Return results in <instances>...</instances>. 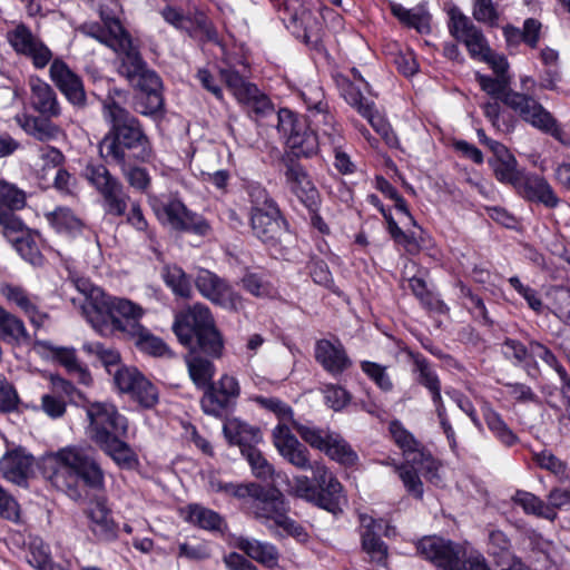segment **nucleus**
<instances>
[{"instance_id": "nucleus-1", "label": "nucleus", "mask_w": 570, "mask_h": 570, "mask_svg": "<svg viewBox=\"0 0 570 570\" xmlns=\"http://www.w3.org/2000/svg\"><path fill=\"white\" fill-rule=\"evenodd\" d=\"M102 115L109 127L98 144L99 156L106 164L119 167L131 188L147 194L151 177L137 164L149 163L154 153L142 124L111 97L104 100Z\"/></svg>"}, {"instance_id": "nucleus-2", "label": "nucleus", "mask_w": 570, "mask_h": 570, "mask_svg": "<svg viewBox=\"0 0 570 570\" xmlns=\"http://www.w3.org/2000/svg\"><path fill=\"white\" fill-rule=\"evenodd\" d=\"M173 331L178 341L189 348L185 361L191 381L198 389L207 387L213 383L215 366L199 352L219 358L224 350V341L210 309L203 304H195L176 316Z\"/></svg>"}, {"instance_id": "nucleus-3", "label": "nucleus", "mask_w": 570, "mask_h": 570, "mask_svg": "<svg viewBox=\"0 0 570 570\" xmlns=\"http://www.w3.org/2000/svg\"><path fill=\"white\" fill-rule=\"evenodd\" d=\"M43 463L50 483L73 500L81 498V484L91 489L104 487V471L88 448H61L47 454Z\"/></svg>"}, {"instance_id": "nucleus-4", "label": "nucleus", "mask_w": 570, "mask_h": 570, "mask_svg": "<svg viewBox=\"0 0 570 570\" xmlns=\"http://www.w3.org/2000/svg\"><path fill=\"white\" fill-rule=\"evenodd\" d=\"M257 492L258 495H255L247 507L255 519L275 534L282 529L298 542L307 540L305 529L288 515L289 505L279 490L261 485V491Z\"/></svg>"}, {"instance_id": "nucleus-5", "label": "nucleus", "mask_w": 570, "mask_h": 570, "mask_svg": "<svg viewBox=\"0 0 570 570\" xmlns=\"http://www.w3.org/2000/svg\"><path fill=\"white\" fill-rule=\"evenodd\" d=\"M144 314V308L130 299L121 303L118 315L108 324V331L100 334L110 336L119 332L131 340L139 351L154 356L166 355L169 352L167 345L141 325L140 320Z\"/></svg>"}, {"instance_id": "nucleus-6", "label": "nucleus", "mask_w": 570, "mask_h": 570, "mask_svg": "<svg viewBox=\"0 0 570 570\" xmlns=\"http://www.w3.org/2000/svg\"><path fill=\"white\" fill-rule=\"evenodd\" d=\"M416 549L438 570H491L483 556L471 554L464 560V551L459 544L436 535L421 539Z\"/></svg>"}, {"instance_id": "nucleus-7", "label": "nucleus", "mask_w": 570, "mask_h": 570, "mask_svg": "<svg viewBox=\"0 0 570 570\" xmlns=\"http://www.w3.org/2000/svg\"><path fill=\"white\" fill-rule=\"evenodd\" d=\"M71 284L85 296L83 313L91 326L100 334L108 331V324L118 315L121 303L129 299L107 295L100 287L95 286L89 278L71 276Z\"/></svg>"}, {"instance_id": "nucleus-8", "label": "nucleus", "mask_w": 570, "mask_h": 570, "mask_svg": "<svg viewBox=\"0 0 570 570\" xmlns=\"http://www.w3.org/2000/svg\"><path fill=\"white\" fill-rule=\"evenodd\" d=\"M85 178L101 197V206L106 215L125 216L130 200L124 184L114 176L104 164H88L83 170Z\"/></svg>"}, {"instance_id": "nucleus-9", "label": "nucleus", "mask_w": 570, "mask_h": 570, "mask_svg": "<svg viewBox=\"0 0 570 570\" xmlns=\"http://www.w3.org/2000/svg\"><path fill=\"white\" fill-rule=\"evenodd\" d=\"M277 130L286 139V146L296 157H312L318 150V137L305 118L288 109L277 112Z\"/></svg>"}, {"instance_id": "nucleus-10", "label": "nucleus", "mask_w": 570, "mask_h": 570, "mask_svg": "<svg viewBox=\"0 0 570 570\" xmlns=\"http://www.w3.org/2000/svg\"><path fill=\"white\" fill-rule=\"evenodd\" d=\"M503 104L518 112L522 120L534 128L561 139L562 129L556 118L532 96L511 91L503 98Z\"/></svg>"}, {"instance_id": "nucleus-11", "label": "nucleus", "mask_w": 570, "mask_h": 570, "mask_svg": "<svg viewBox=\"0 0 570 570\" xmlns=\"http://www.w3.org/2000/svg\"><path fill=\"white\" fill-rule=\"evenodd\" d=\"M86 412L90 422V439L96 444L112 436L127 434V419L118 412L114 404L94 402L88 404Z\"/></svg>"}, {"instance_id": "nucleus-12", "label": "nucleus", "mask_w": 570, "mask_h": 570, "mask_svg": "<svg viewBox=\"0 0 570 570\" xmlns=\"http://www.w3.org/2000/svg\"><path fill=\"white\" fill-rule=\"evenodd\" d=\"M200 406L204 413L217 419L225 417L236 405L240 386L236 377L224 374L217 382L204 389Z\"/></svg>"}, {"instance_id": "nucleus-13", "label": "nucleus", "mask_w": 570, "mask_h": 570, "mask_svg": "<svg viewBox=\"0 0 570 570\" xmlns=\"http://www.w3.org/2000/svg\"><path fill=\"white\" fill-rule=\"evenodd\" d=\"M194 282L200 295L213 304L234 312L244 308L242 295L226 279L212 271L199 268Z\"/></svg>"}, {"instance_id": "nucleus-14", "label": "nucleus", "mask_w": 570, "mask_h": 570, "mask_svg": "<svg viewBox=\"0 0 570 570\" xmlns=\"http://www.w3.org/2000/svg\"><path fill=\"white\" fill-rule=\"evenodd\" d=\"M6 39L13 51L30 59L36 69H43L52 59L49 47L24 23L8 30Z\"/></svg>"}, {"instance_id": "nucleus-15", "label": "nucleus", "mask_w": 570, "mask_h": 570, "mask_svg": "<svg viewBox=\"0 0 570 570\" xmlns=\"http://www.w3.org/2000/svg\"><path fill=\"white\" fill-rule=\"evenodd\" d=\"M157 217L173 229L205 236L210 226L206 219L190 212L179 199H170L154 207Z\"/></svg>"}, {"instance_id": "nucleus-16", "label": "nucleus", "mask_w": 570, "mask_h": 570, "mask_svg": "<svg viewBox=\"0 0 570 570\" xmlns=\"http://www.w3.org/2000/svg\"><path fill=\"white\" fill-rule=\"evenodd\" d=\"M138 89L135 97L134 108L144 116H153L163 110V83L159 76L147 68L137 80L130 82Z\"/></svg>"}, {"instance_id": "nucleus-17", "label": "nucleus", "mask_w": 570, "mask_h": 570, "mask_svg": "<svg viewBox=\"0 0 570 570\" xmlns=\"http://www.w3.org/2000/svg\"><path fill=\"white\" fill-rule=\"evenodd\" d=\"M389 431L395 444L402 450L407 463L426 465L428 475L433 480L436 476V461L425 451L413 434L397 420L390 423Z\"/></svg>"}, {"instance_id": "nucleus-18", "label": "nucleus", "mask_w": 570, "mask_h": 570, "mask_svg": "<svg viewBox=\"0 0 570 570\" xmlns=\"http://www.w3.org/2000/svg\"><path fill=\"white\" fill-rule=\"evenodd\" d=\"M449 20V32L459 42H462L471 56L478 57L482 50L487 49L488 40L482 30L478 28L472 20L462 13L459 9H451Z\"/></svg>"}, {"instance_id": "nucleus-19", "label": "nucleus", "mask_w": 570, "mask_h": 570, "mask_svg": "<svg viewBox=\"0 0 570 570\" xmlns=\"http://www.w3.org/2000/svg\"><path fill=\"white\" fill-rule=\"evenodd\" d=\"M449 20V32L459 42H462L471 56L478 57L482 50L487 49L488 40L482 30L478 28L472 20L462 13L459 9H451Z\"/></svg>"}, {"instance_id": "nucleus-20", "label": "nucleus", "mask_w": 570, "mask_h": 570, "mask_svg": "<svg viewBox=\"0 0 570 570\" xmlns=\"http://www.w3.org/2000/svg\"><path fill=\"white\" fill-rule=\"evenodd\" d=\"M272 440L281 456L289 464L303 471L311 468V453L292 433L291 426L276 425L272 432Z\"/></svg>"}, {"instance_id": "nucleus-21", "label": "nucleus", "mask_w": 570, "mask_h": 570, "mask_svg": "<svg viewBox=\"0 0 570 570\" xmlns=\"http://www.w3.org/2000/svg\"><path fill=\"white\" fill-rule=\"evenodd\" d=\"M285 180L289 190L308 209L318 210L321 195L304 167L295 161L286 164Z\"/></svg>"}, {"instance_id": "nucleus-22", "label": "nucleus", "mask_w": 570, "mask_h": 570, "mask_svg": "<svg viewBox=\"0 0 570 570\" xmlns=\"http://www.w3.org/2000/svg\"><path fill=\"white\" fill-rule=\"evenodd\" d=\"M515 194L523 200L541 205L547 209H554L561 203L550 183L543 176L535 173H525L515 189Z\"/></svg>"}, {"instance_id": "nucleus-23", "label": "nucleus", "mask_w": 570, "mask_h": 570, "mask_svg": "<svg viewBox=\"0 0 570 570\" xmlns=\"http://www.w3.org/2000/svg\"><path fill=\"white\" fill-rule=\"evenodd\" d=\"M50 79L75 106L86 105V92L81 78L61 59H55L49 69Z\"/></svg>"}, {"instance_id": "nucleus-24", "label": "nucleus", "mask_w": 570, "mask_h": 570, "mask_svg": "<svg viewBox=\"0 0 570 570\" xmlns=\"http://www.w3.org/2000/svg\"><path fill=\"white\" fill-rule=\"evenodd\" d=\"M119 35L114 37L117 42L115 51L122 55L121 63L119 66V73L128 79L129 82L137 80L148 67L142 60L138 50L134 47L132 40L128 32L124 30L121 24H116Z\"/></svg>"}, {"instance_id": "nucleus-25", "label": "nucleus", "mask_w": 570, "mask_h": 570, "mask_svg": "<svg viewBox=\"0 0 570 570\" xmlns=\"http://www.w3.org/2000/svg\"><path fill=\"white\" fill-rule=\"evenodd\" d=\"M252 229L254 235L267 245H276L285 230V220L279 208L265 212H252Z\"/></svg>"}, {"instance_id": "nucleus-26", "label": "nucleus", "mask_w": 570, "mask_h": 570, "mask_svg": "<svg viewBox=\"0 0 570 570\" xmlns=\"http://www.w3.org/2000/svg\"><path fill=\"white\" fill-rule=\"evenodd\" d=\"M362 547L370 556L371 561L384 564L387 559V547L379 537L382 520L377 521L368 515H361Z\"/></svg>"}, {"instance_id": "nucleus-27", "label": "nucleus", "mask_w": 570, "mask_h": 570, "mask_svg": "<svg viewBox=\"0 0 570 570\" xmlns=\"http://www.w3.org/2000/svg\"><path fill=\"white\" fill-rule=\"evenodd\" d=\"M86 514L89 519L88 527L98 541L110 542L117 538L118 527L104 502L94 503Z\"/></svg>"}, {"instance_id": "nucleus-28", "label": "nucleus", "mask_w": 570, "mask_h": 570, "mask_svg": "<svg viewBox=\"0 0 570 570\" xmlns=\"http://www.w3.org/2000/svg\"><path fill=\"white\" fill-rule=\"evenodd\" d=\"M32 465L33 456L22 449L12 450L0 460L2 475L19 485L27 481L32 471Z\"/></svg>"}, {"instance_id": "nucleus-29", "label": "nucleus", "mask_w": 570, "mask_h": 570, "mask_svg": "<svg viewBox=\"0 0 570 570\" xmlns=\"http://www.w3.org/2000/svg\"><path fill=\"white\" fill-rule=\"evenodd\" d=\"M315 358L334 375L341 374L352 364L343 345L340 342L334 344L328 340H321L316 343Z\"/></svg>"}, {"instance_id": "nucleus-30", "label": "nucleus", "mask_w": 570, "mask_h": 570, "mask_svg": "<svg viewBox=\"0 0 570 570\" xmlns=\"http://www.w3.org/2000/svg\"><path fill=\"white\" fill-rule=\"evenodd\" d=\"M31 105L48 118L58 117L61 112L55 90L42 79H30Z\"/></svg>"}, {"instance_id": "nucleus-31", "label": "nucleus", "mask_w": 570, "mask_h": 570, "mask_svg": "<svg viewBox=\"0 0 570 570\" xmlns=\"http://www.w3.org/2000/svg\"><path fill=\"white\" fill-rule=\"evenodd\" d=\"M284 11L288 12L287 22L285 23L287 28L299 26L304 30L306 41L317 36L321 22L309 9L303 7L296 0H289L284 2Z\"/></svg>"}, {"instance_id": "nucleus-32", "label": "nucleus", "mask_w": 570, "mask_h": 570, "mask_svg": "<svg viewBox=\"0 0 570 570\" xmlns=\"http://www.w3.org/2000/svg\"><path fill=\"white\" fill-rule=\"evenodd\" d=\"M223 432L229 444L238 445L244 453L245 448H253L261 442L262 433L256 426H252L238 419H227Z\"/></svg>"}, {"instance_id": "nucleus-33", "label": "nucleus", "mask_w": 570, "mask_h": 570, "mask_svg": "<svg viewBox=\"0 0 570 570\" xmlns=\"http://www.w3.org/2000/svg\"><path fill=\"white\" fill-rule=\"evenodd\" d=\"M236 547L248 558L262 563L268 568L278 566L279 552L277 548L269 543L254 538L239 537L236 539Z\"/></svg>"}, {"instance_id": "nucleus-34", "label": "nucleus", "mask_w": 570, "mask_h": 570, "mask_svg": "<svg viewBox=\"0 0 570 570\" xmlns=\"http://www.w3.org/2000/svg\"><path fill=\"white\" fill-rule=\"evenodd\" d=\"M324 94L322 90H316V100L307 115V122L316 131H321L327 136L332 142H336L340 132L335 126L334 117L328 112L327 104L323 100Z\"/></svg>"}, {"instance_id": "nucleus-35", "label": "nucleus", "mask_w": 570, "mask_h": 570, "mask_svg": "<svg viewBox=\"0 0 570 570\" xmlns=\"http://www.w3.org/2000/svg\"><path fill=\"white\" fill-rule=\"evenodd\" d=\"M498 181L510 185L515 190L525 175V170L519 168L517 158L508 150L489 160Z\"/></svg>"}, {"instance_id": "nucleus-36", "label": "nucleus", "mask_w": 570, "mask_h": 570, "mask_svg": "<svg viewBox=\"0 0 570 570\" xmlns=\"http://www.w3.org/2000/svg\"><path fill=\"white\" fill-rule=\"evenodd\" d=\"M125 435L112 436L98 443L100 450L107 454L119 468L132 470L138 466L139 461L130 445L122 441Z\"/></svg>"}, {"instance_id": "nucleus-37", "label": "nucleus", "mask_w": 570, "mask_h": 570, "mask_svg": "<svg viewBox=\"0 0 570 570\" xmlns=\"http://www.w3.org/2000/svg\"><path fill=\"white\" fill-rule=\"evenodd\" d=\"M16 120L26 134L40 141L55 140L61 134L60 128L51 122L48 117L42 118L23 114L17 116Z\"/></svg>"}, {"instance_id": "nucleus-38", "label": "nucleus", "mask_w": 570, "mask_h": 570, "mask_svg": "<svg viewBox=\"0 0 570 570\" xmlns=\"http://www.w3.org/2000/svg\"><path fill=\"white\" fill-rule=\"evenodd\" d=\"M395 471L397 472L399 478L402 480L407 493L416 499H422L424 490L419 473H423L424 476L431 481V479L428 475L426 465L407 463V461L405 460V463L401 465H395ZM439 480L440 476L439 473L436 472V476L433 478L432 482H436Z\"/></svg>"}, {"instance_id": "nucleus-39", "label": "nucleus", "mask_w": 570, "mask_h": 570, "mask_svg": "<svg viewBox=\"0 0 570 570\" xmlns=\"http://www.w3.org/2000/svg\"><path fill=\"white\" fill-rule=\"evenodd\" d=\"M186 520L207 531L223 532L226 528L225 519L218 512L196 503L187 507Z\"/></svg>"}, {"instance_id": "nucleus-40", "label": "nucleus", "mask_w": 570, "mask_h": 570, "mask_svg": "<svg viewBox=\"0 0 570 570\" xmlns=\"http://www.w3.org/2000/svg\"><path fill=\"white\" fill-rule=\"evenodd\" d=\"M409 356L413 362L415 381L425 387L430 395L441 392V381L429 360L420 353L409 352Z\"/></svg>"}, {"instance_id": "nucleus-41", "label": "nucleus", "mask_w": 570, "mask_h": 570, "mask_svg": "<svg viewBox=\"0 0 570 570\" xmlns=\"http://www.w3.org/2000/svg\"><path fill=\"white\" fill-rule=\"evenodd\" d=\"M512 501L522 508L525 514H532L549 521L558 518L557 512H552L551 507L539 497L524 490H517L512 497Z\"/></svg>"}, {"instance_id": "nucleus-42", "label": "nucleus", "mask_w": 570, "mask_h": 570, "mask_svg": "<svg viewBox=\"0 0 570 570\" xmlns=\"http://www.w3.org/2000/svg\"><path fill=\"white\" fill-rule=\"evenodd\" d=\"M331 460L336 461L345 468L355 466L358 463V455L348 442L337 432H334L323 451Z\"/></svg>"}, {"instance_id": "nucleus-43", "label": "nucleus", "mask_w": 570, "mask_h": 570, "mask_svg": "<svg viewBox=\"0 0 570 570\" xmlns=\"http://www.w3.org/2000/svg\"><path fill=\"white\" fill-rule=\"evenodd\" d=\"M483 417L488 429L502 445L511 448L519 443V436L510 429L499 412L487 407Z\"/></svg>"}, {"instance_id": "nucleus-44", "label": "nucleus", "mask_w": 570, "mask_h": 570, "mask_svg": "<svg viewBox=\"0 0 570 570\" xmlns=\"http://www.w3.org/2000/svg\"><path fill=\"white\" fill-rule=\"evenodd\" d=\"M316 497L315 505L336 513L340 510L341 502L344 500L343 485L337 478L330 479L325 487L316 488Z\"/></svg>"}, {"instance_id": "nucleus-45", "label": "nucleus", "mask_w": 570, "mask_h": 570, "mask_svg": "<svg viewBox=\"0 0 570 570\" xmlns=\"http://www.w3.org/2000/svg\"><path fill=\"white\" fill-rule=\"evenodd\" d=\"M165 284L176 296L189 298L191 296V283L184 269L177 265H166L161 271Z\"/></svg>"}, {"instance_id": "nucleus-46", "label": "nucleus", "mask_w": 570, "mask_h": 570, "mask_svg": "<svg viewBox=\"0 0 570 570\" xmlns=\"http://www.w3.org/2000/svg\"><path fill=\"white\" fill-rule=\"evenodd\" d=\"M46 218L58 233L75 235L82 228V222L67 207L47 213Z\"/></svg>"}, {"instance_id": "nucleus-47", "label": "nucleus", "mask_w": 570, "mask_h": 570, "mask_svg": "<svg viewBox=\"0 0 570 570\" xmlns=\"http://www.w3.org/2000/svg\"><path fill=\"white\" fill-rule=\"evenodd\" d=\"M293 429L299 434L302 440L306 442L311 448L324 451L332 438L334 431L328 428H318L314 425L302 424L293 421Z\"/></svg>"}, {"instance_id": "nucleus-48", "label": "nucleus", "mask_w": 570, "mask_h": 570, "mask_svg": "<svg viewBox=\"0 0 570 570\" xmlns=\"http://www.w3.org/2000/svg\"><path fill=\"white\" fill-rule=\"evenodd\" d=\"M219 75L238 101L245 97V95H250V92L255 91V85L246 80L247 76L232 67L220 68Z\"/></svg>"}, {"instance_id": "nucleus-49", "label": "nucleus", "mask_w": 570, "mask_h": 570, "mask_svg": "<svg viewBox=\"0 0 570 570\" xmlns=\"http://www.w3.org/2000/svg\"><path fill=\"white\" fill-rule=\"evenodd\" d=\"M0 335L3 338L21 341L28 338L23 322L0 305Z\"/></svg>"}, {"instance_id": "nucleus-50", "label": "nucleus", "mask_w": 570, "mask_h": 570, "mask_svg": "<svg viewBox=\"0 0 570 570\" xmlns=\"http://www.w3.org/2000/svg\"><path fill=\"white\" fill-rule=\"evenodd\" d=\"M529 350L530 354L539 357L557 372L561 381V386L570 384V376L550 348L538 341H531L529 343Z\"/></svg>"}, {"instance_id": "nucleus-51", "label": "nucleus", "mask_w": 570, "mask_h": 570, "mask_svg": "<svg viewBox=\"0 0 570 570\" xmlns=\"http://www.w3.org/2000/svg\"><path fill=\"white\" fill-rule=\"evenodd\" d=\"M210 547L207 542L197 539L185 540L177 546V558L199 562L209 559Z\"/></svg>"}, {"instance_id": "nucleus-52", "label": "nucleus", "mask_w": 570, "mask_h": 570, "mask_svg": "<svg viewBox=\"0 0 570 570\" xmlns=\"http://www.w3.org/2000/svg\"><path fill=\"white\" fill-rule=\"evenodd\" d=\"M342 96L345 101L355 108L360 115L370 116V111L374 109V102L367 100L361 90L350 80L344 79L342 82Z\"/></svg>"}, {"instance_id": "nucleus-53", "label": "nucleus", "mask_w": 570, "mask_h": 570, "mask_svg": "<svg viewBox=\"0 0 570 570\" xmlns=\"http://www.w3.org/2000/svg\"><path fill=\"white\" fill-rule=\"evenodd\" d=\"M242 454L246 458L252 472L256 478L262 480L274 478L275 470L273 465L255 445L253 448H245L244 453Z\"/></svg>"}, {"instance_id": "nucleus-54", "label": "nucleus", "mask_w": 570, "mask_h": 570, "mask_svg": "<svg viewBox=\"0 0 570 570\" xmlns=\"http://www.w3.org/2000/svg\"><path fill=\"white\" fill-rule=\"evenodd\" d=\"M476 81L481 89L488 95L500 99L503 102V98L512 90L509 89L510 77H495L485 76L482 73H475Z\"/></svg>"}, {"instance_id": "nucleus-55", "label": "nucleus", "mask_w": 570, "mask_h": 570, "mask_svg": "<svg viewBox=\"0 0 570 570\" xmlns=\"http://www.w3.org/2000/svg\"><path fill=\"white\" fill-rule=\"evenodd\" d=\"M255 401L262 407L273 412L277 416V425L284 424L285 426H293V421H295L294 413L288 404L284 403L283 401L276 397L257 396Z\"/></svg>"}, {"instance_id": "nucleus-56", "label": "nucleus", "mask_w": 570, "mask_h": 570, "mask_svg": "<svg viewBox=\"0 0 570 570\" xmlns=\"http://www.w3.org/2000/svg\"><path fill=\"white\" fill-rule=\"evenodd\" d=\"M57 360L63 365L70 374L78 376L79 381L88 385L91 381L90 373L79 363L75 350L60 348L57 352Z\"/></svg>"}, {"instance_id": "nucleus-57", "label": "nucleus", "mask_w": 570, "mask_h": 570, "mask_svg": "<svg viewBox=\"0 0 570 570\" xmlns=\"http://www.w3.org/2000/svg\"><path fill=\"white\" fill-rule=\"evenodd\" d=\"M116 24H120L118 21H115L109 30H106L102 26L96 22L83 23L79 27V31L86 36L97 39L99 42L107 45L108 47L115 49L117 47V42L114 40L116 35H119V31Z\"/></svg>"}, {"instance_id": "nucleus-58", "label": "nucleus", "mask_w": 570, "mask_h": 570, "mask_svg": "<svg viewBox=\"0 0 570 570\" xmlns=\"http://www.w3.org/2000/svg\"><path fill=\"white\" fill-rule=\"evenodd\" d=\"M26 205L24 193L16 186L0 180V210L21 209Z\"/></svg>"}, {"instance_id": "nucleus-59", "label": "nucleus", "mask_w": 570, "mask_h": 570, "mask_svg": "<svg viewBox=\"0 0 570 570\" xmlns=\"http://www.w3.org/2000/svg\"><path fill=\"white\" fill-rule=\"evenodd\" d=\"M14 247L21 257L30 264L41 265L43 257L40 249L31 235H21L13 239Z\"/></svg>"}, {"instance_id": "nucleus-60", "label": "nucleus", "mask_w": 570, "mask_h": 570, "mask_svg": "<svg viewBox=\"0 0 570 570\" xmlns=\"http://www.w3.org/2000/svg\"><path fill=\"white\" fill-rule=\"evenodd\" d=\"M111 375L115 385L124 393H131L144 376L137 368L128 366L117 367Z\"/></svg>"}, {"instance_id": "nucleus-61", "label": "nucleus", "mask_w": 570, "mask_h": 570, "mask_svg": "<svg viewBox=\"0 0 570 570\" xmlns=\"http://www.w3.org/2000/svg\"><path fill=\"white\" fill-rule=\"evenodd\" d=\"M246 190L252 204V212H265L272 208H278L274 199L262 185L250 183L247 185Z\"/></svg>"}, {"instance_id": "nucleus-62", "label": "nucleus", "mask_w": 570, "mask_h": 570, "mask_svg": "<svg viewBox=\"0 0 570 570\" xmlns=\"http://www.w3.org/2000/svg\"><path fill=\"white\" fill-rule=\"evenodd\" d=\"M361 368L382 391H392L393 382L386 366L371 361H362Z\"/></svg>"}, {"instance_id": "nucleus-63", "label": "nucleus", "mask_w": 570, "mask_h": 570, "mask_svg": "<svg viewBox=\"0 0 570 570\" xmlns=\"http://www.w3.org/2000/svg\"><path fill=\"white\" fill-rule=\"evenodd\" d=\"M239 102L245 105L249 112H254L257 116H267L274 111L269 98L256 86L255 91L250 92V95H245Z\"/></svg>"}, {"instance_id": "nucleus-64", "label": "nucleus", "mask_w": 570, "mask_h": 570, "mask_svg": "<svg viewBox=\"0 0 570 570\" xmlns=\"http://www.w3.org/2000/svg\"><path fill=\"white\" fill-rule=\"evenodd\" d=\"M130 394L144 407L149 409L158 403V390L145 376L140 379L137 387Z\"/></svg>"}]
</instances>
